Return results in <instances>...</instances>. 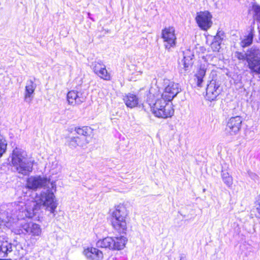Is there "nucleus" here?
<instances>
[{"mask_svg": "<svg viewBox=\"0 0 260 260\" xmlns=\"http://www.w3.org/2000/svg\"><path fill=\"white\" fill-rule=\"evenodd\" d=\"M14 205L16 206V209L24 213V216L27 218L33 217L42 205L51 213H54L57 206L54 194L49 190L41 192L35 201H28L27 203L19 202L18 204L15 203Z\"/></svg>", "mask_w": 260, "mask_h": 260, "instance_id": "obj_1", "label": "nucleus"}, {"mask_svg": "<svg viewBox=\"0 0 260 260\" xmlns=\"http://www.w3.org/2000/svg\"><path fill=\"white\" fill-rule=\"evenodd\" d=\"M155 90L153 88L150 89L147 100L152 113L158 118H167L172 117L174 113L172 104H169V101L157 97Z\"/></svg>", "mask_w": 260, "mask_h": 260, "instance_id": "obj_2", "label": "nucleus"}, {"mask_svg": "<svg viewBox=\"0 0 260 260\" xmlns=\"http://www.w3.org/2000/svg\"><path fill=\"white\" fill-rule=\"evenodd\" d=\"M128 211L126 207L119 204L111 213L110 222L112 228L119 233H124L127 230L126 218Z\"/></svg>", "mask_w": 260, "mask_h": 260, "instance_id": "obj_3", "label": "nucleus"}, {"mask_svg": "<svg viewBox=\"0 0 260 260\" xmlns=\"http://www.w3.org/2000/svg\"><path fill=\"white\" fill-rule=\"evenodd\" d=\"M11 163L16 171L22 175H26L32 171V164L27 161L25 152L19 148H16L13 151Z\"/></svg>", "mask_w": 260, "mask_h": 260, "instance_id": "obj_4", "label": "nucleus"}, {"mask_svg": "<svg viewBox=\"0 0 260 260\" xmlns=\"http://www.w3.org/2000/svg\"><path fill=\"white\" fill-rule=\"evenodd\" d=\"M164 89L162 92L159 91L157 87L151 88L155 90L157 97L161 98L170 102L181 91L179 84L168 79L164 80Z\"/></svg>", "mask_w": 260, "mask_h": 260, "instance_id": "obj_5", "label": "nucleus"}, {"mask_svg": "<svg viewBox=\"0 0 260 260\" xmlns=\"http://www.w3.org/2000/svg\"><path fill=\"white\" fill-rule=\"evenodd\" d=\"M14 232L18 235L28 234L32 236H41L42 229L41 226L32 222L22 223L19 229H15Z\"/></svg>", "mask_w": 260, "mask_h": 260, "instance_id": "obj_6", "label": "nucleus"}, {"mask_svg": "<svg viewBox=\"0 0 260 260\" xmlns=\"http://www.w3.org/2000/svg\"><path fill=\"white\" fill-rule=\"evenodd\" d=\"M175 31V29L173 26L166 27L162 29L161 38L166 49L169 50L171 48L175 47L177 39Z\"/></svg>", "mask_w": 260, "mask_h": 260, "instance_id": "obj_7", "label": "nucleus"}, {"mask_svg": "<svg viewBox=\"0 0 260 260\" xmlns=\"http://www.w3.org/2000/svg\"><path fill=\"white\" fill-rule=\"evenodd\" d=\"M248 67L251 72L257 74H260V50L251 49L246 57Z\"/></svg>", "mask_w": 260, "mask_h": 260, "instance_id": "obj_8", "label": "nucleus"}, {"mask_svg": "<svg viewBox=\"0 0 260 260\" xmlns=\"http://www.w3.org/2000/svg\"><path fill=\"white\" fill-rule=\"evenodd\" d=\"M195 19L198 26L202 30H207L212 26V15L208 11L197 13Z\"/></svg>", "mask_w": 260, "mask_h": 260, "instance_id": "obj_9", "label": "nucleus"}, {"mask_svg": "<svg viewBox=\"0 0 260 260\" xmlns=\"http://www.w3.org/2000/svg\"><path fill=\"white\" fill-rule=\"evenodd\" d=\"M49 180L46 177L40 176H30L26 181V187L28 188L36 190L46 186Z\"/></svg>", "mask_w": 260, "mask_h": 260, "instance_id": "obj_10", "label": "nucleus"}, {"mask_svg": "<svg viewBox=\"0 0 260 260\" xmlns=\"http://www.w3.org/2000/svg\"><path fill=\"white\" fill-rule=\"evenodd\" d=\"M242 122L240 116L231 117L226 125V130L231 135H236L240 129Z\"/></svg>", "mask_w": 260, "mask_h": 260, "instance_id": "obj_11", "label": "nucleus"}, {"mask_svg": "<svg viewBox=\"0 0 260 260\" xmlns=\"http://www.w3.org/2000/svg\"><path fill=\"white\" fill-rule=\"evenodd\" d=\"M67 99L68 104L73 106L80 105L85 101V96L82 92L74 90L68 92Z\"/></svg>", "mask_w": 260, "mask_h": 260, "instance_id": "obj_12", "label": "nucleus"}, {"mask_svg": "<svg viewBox=\"0 0 260 260\" xmlns=\"http://www.w3.org/2000/svg\"><path fill=\"white\" fill-rule=\"evenodd\" d=\"M209 66V64L205 60L201 62L197 68V72L195 74L197 81V85L198 87H202L204 81V78L206 75V72Z\"/></svg>", "mask_w": 260, "mask_h": 260, "instance_id": "obj_13", "label": "nucleus"}, {"mask_svg": "<svg viewBox=\"0 0 260 260\" xmlns=\"http://www.w3.org/2000/svg\"><path fill=\"white\" fill-rule=\"evenodd\" d=\"M219 85L215 81H210L206 88V98L210 101L216 99L220 93Z\"/></svg>", "mask_w": 260, "mask_h": 260, "instance_id": "obj_14", "label": "nucleus"}, {"mask_svg": "<svg viewBox=\"0 0 260 260\" xmlns=\"http://www.w3.org/2000/svg\"><path fill=\"white\" fill-rule=\"evenodd\" d=\"M83 254L88 260H103L104 257L103 252L94 247H88L85 249Z\"/></svg>", "mask_w": 260, "mask_h": 260, "instance_id": "obj_15", "label": "nucleus"}, {"mask_svg": "<svg viewBox=\"0 0 260 260\" xmlns=\"http://www.w3.org/2000/svg\"><path fill=\"white\" fill-rule=\"evenodd\" d=\"M37 85L31 80H28L26 82L24 91V101L28 104L31 103L33 98L35 89Z\"/></svg>", "mask_w": 260, "mask_h": 260, "instance_id": "obj_16", "label": "nucleus"}, {"mask_svg": "<svg viewBox=\"0 0 260 260\" xmlns=\"http://www.w3.org/2000/svg\"><path fill=\"white\" fill-rule=\"evenodd\" d=\"M88 141L84 136L71 138L68 141V145L71 148H75L77 146L84 147L88 143Z\"/></svg>", "mask_w": 260, "mask_h": 260, "instance_id": "obj_17", "label": "nucleus"}, {"mask_svg": "<svg viewBox=\"0 0 260 260\" xmlns=\"http://www.w3.org/2000/svg\"><path fill=\"white\" fill-rule=\"evenodd\" d=\"M127 239L124 236L113 238L112 250H121L123 249L127 242Z\"/></svg>", "mask_w": 260, "mask_h": 260, "instance_id": "obj_18", "label": "nucleus"}, {"mask_svg": "<svg viewBox=\"0 0 260 260\" xmlns=\"http://www.w3.org/2000/svg\"><path fill=\"white\" fill-rule=\"evenodd\" d=\"M124 103L127 107L133 108L137 107L139 104V99L137 96L133 93H128L123 99Z\"/></svg>", "mask_w": 260, "mask_h": 260, "instance_id": "obj_19", "label": "nucleus"}, {"mask_svg": "<svg viewBox=\"0 0 260 260\" xmlns=\"http://www.w3.org/2000/svg\"><path fill=\"white\" fill-rule=\"evenodd\" d=\"M254 21L250 26V30L248 35L241 41V45L242 47L248 46L252 43L254 32Z\"/></svg>", "mask_w": 260, "mask_h": 260, "instance_id": "obj_20", "label": "nucleus"}, {"mask_svg": "<svg viewBox=\"0 0 260 260\" xmlns=\"http://www.w3.org/2000/svg\"><path fill=\"white\" fill-rule=\"evenodd\" d=\"M12 251V245L7 242L1 241L0 244V256L2 257L7 256L8 254Z\"/></svg>", "mask_w": 260, "mask_h": 260, "instance_id": "obj_21", "label": "nucleus"}, {"mask_svg": "<svg viewBox=\"0 0 260 260\" xmlns=\"http://www.w3.org/2000/svg\"><path fill=\"white\" fill-rule=\"evenodd\" d=\"M113 238L107 237L103 239L99 240L96 245L98 247L102 248H108L112 249Z\"/></svg>", "mask_w": 260, "mask_h": 260, "instance_id": "obj_22", "label": "nucleus"}, {"mask_svg": "<svg viewBox=\"0 0 260 260\" xmlns=\"http://www.w3.org/2000/svg\"><path fill=\"white\" fill-rule=\"evenodd\" d=\"M221 177L224 183L228 186L230 187L233 184V178L226 171H222Z\"/></svg>", "mask_w": 260, "mask_h": 260, "instance_id": "obj_23", "label": "nucleus"}, {"mask_svg": "<svg viewBox=\"0 0 260 260\" xmlns=\"http://www.w3.org/2000/svg\"><path fill=\"white\" fill-rule=\"evenodd\" d=\"M182 66L181 68L184 70L185 72H186L190 69L193 62L192 61V58L190 56H184L183 59L182 60Z\"/></svg>", "mask_w": 260, "mask_h": 260, "instance_id": "obj_24", "label": "nucleus"}, {"mask_svg": "<svg viewBox=\"0 0 260 260\" xmlns=\"http://www.w3.org/2000/svg\"><path fill=\"white\" fill-rule=\"evenodd\" d=\"M252 10L253 12L254 19L260 21V5L254 4L252 5Z\"/></svg>", "mask_w": 260, "mask_h": 260, "instance_id": "obj_25", "label": "nucleus"}, {"mask_svg": "<svg viewBox=\"0 0 260 260\" xmlns=\"http://www.w3.org/2000/svg\"><path fill=\"white\" fill-rule=\"evenodd\" d=\"M96 75L99 76L101 79H103L105 80H110L111 79L110 75L108 73L106 66L103 68L99 72H98Z\"/></svg>", "mask_w": 260, "mask_h": 260, "instance_id": "obj_26", "label": "nucleus"}, {"mask_svg": "<svg viewBox=\"0 0 260 260\" xmlns=\"http://www.w3.org/2000/svg\"><path fill=\"white\" fill-rule=\"evenodd\" d=\"M7 143L3 135L0 134V157L5 152L7 148Z\"/></svg>", "mask_w": 260, "mask_h": 260, "instance_id": "obj_27", "label": "nucleus"}, {"mask_svg": "<svg viewBox=\"0 0 260 260\" xmlns=\"http://www.w3.org/2000/svg\"><path fill=\"white\" fill-rule=\"evenodd\" d=\"M89 128L87 126H84L82 127H78L75 128V131L81 136H84L85 138L88 135Z\"/></svg>", "mask_w": 260, "mask_h": 260, "instance_id": "obj_28", "label": "nucleus"}, {"mask_svg": "<svg viewBox=\"0 0 260 260\" xmlns=\"http://www.w3.org/2000/svg\"><path fill=\"white\" fill-rule=\"evenodd\" d=\"M93 70L95 74H97L104 68L105 66L102 62H94L92 63Z\"/></svg>", "mask_w": 260, "mask_h": 260, "instance_id": "obj_29", "label": "nucleus"}, {"mask_svg": "<svg viewBox=\"0 0 260 260\" xmlns=\"http://www.w3.org/2000/svg\"><path fill=\"white\" fill-rule=\"evenodd\" d=\"M51 171L53 174H57L60 171V166L57 161H52L51 166Z\"/></svg>", "mask_w": 260, "mask_h": 260, "instance_id": "obj_30", "label": "nucleus"}, {"mask_svg": "<svg viewBox=\"0 0 260 260\" xmlns=\"http://www.w3.org/2000/svg\"><path fill=\"white\" fill-rule=\"evenodd\" d=\"M224 38V33L221 31H219L216 34V35L214 37L213 40L216 42H218V43L221 44L222 41Z\"/></svg>", "mask_w": 260, "mask_h": 260, "instance_id": "obj_31", "label": "nucleus"}, {"mask_svg": "<svg viewBox=\"0 0 260 260\" xmlns=\"http://www.w3.org/2000/svg\"><path fill=\"white\" fill-rule=\"evenodd\" d=\"M142 72L141 71H136L135 73H132V76L130 78L131 81H136L141 76Z\"/></svg>", "mask_w": 260, "mask_h": 260, "instance_id": "obj_32", "label": "nucleus"}, {"mask_svg": "<svg viewBox=\"0 0 260 260\" xmlns=\"http://www.w3.org/2000/svg\"><path fill=\"white\" fill-rule=\"evenodd\" d=\"M211 47L213 51H218L220 48V44L213 41Z\"/></svg>", "mask_w": 260, "mask_h": 260, "instance_id": "obj_33", "label": "nucleus"}, {"mask_svg": "<svg viewBox=\"0 0 260 260\" xmlns=\"http://www.w3.org/2000/svg\"><path fill=\"white\" fill-rule=\"evenodd\" d=\"M248 54H247L246 55V54H244L243 53H241V52H236L235 53V57H236L238 59H240V60H244V59H246V57H247V55Z\"/></svg>", "mask_w": 260, "mask_h": 260, "instance_id": "obj_34", "label": "nucleus"}, {"mask_svg": "<svg viewBox=\"0 0 260 260\" xmlns=\"http://www.w3.org/2000/svg\"><path fill=\"white\" fill-rule=\"evenodd\" d=\"M248 175L253 180H256L258 179V176L251 172H248Z\"/></svg>", "mask_w": 260, "mask_h": 260, "instance_id": "obj_35", "label": "nucleus"}, {"mask_svg": "<svg viewBox=\"0 0 260 260\" xmlns=\"http://www.w3.org/2000/svg\"><path fill=\"white\" fill-rule=\"evenodd\" d=\"M256 210H257V212H258V213L260 214V205H259V206L256 208Z\"/></svg>", "mask_w": 260, "mask_h": 260, "instance_id": "obj_36", "label": "nucleus"}]
</instances>
